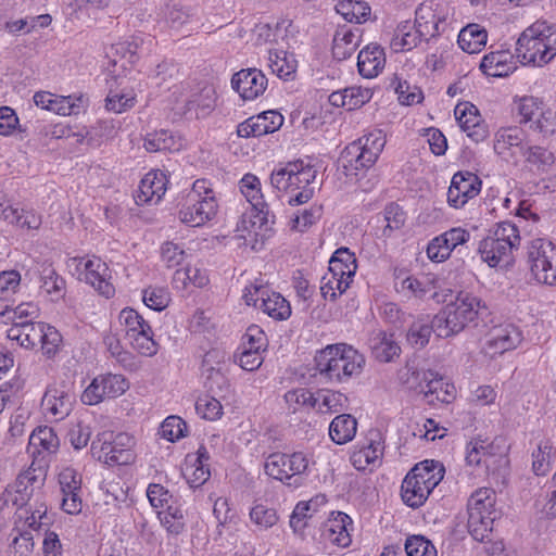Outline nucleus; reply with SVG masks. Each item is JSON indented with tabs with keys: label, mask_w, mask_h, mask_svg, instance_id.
Segmentation results:
<instances>
[{
	"label": "nucleus",
	"mask_w": 556,
	"mask_h": 556,
	"mask_svg": "<svg viewBox=\"0 0 556 556\" xmlns=\"http://www.w3.org/2000/svg\"><path fill=\"white\" fill-rule=\"evenodd\" d=\"M314 361L318 375L330 382L358 376L365 365V357L344 343L327 345L317 352Z\"/></svg>",
	"instance_id": "1"
},
{
	"label": "nucleus",
	"mask_w": 556,
	"mask_h": 556,
	"mask_svg": "<svg viewBox=\"0 0 556 556\" xmlns=\"http://www.w3.org/2000/svg\"><path fill=\"white\" fill-rule=\"evenodd\" d=\"M556 55V26L538 21L519 36L516 56L522 64L543 66Z\"/></svg>",
	"instance_id": "2"
},
{
	"label": "nucleus",
	"mask_w": 556,
	"mask_h": 556,
	"mask_svg": "<svg viewBox=\"0 0 556 556\" xmlns=\"http://www.w3.org/2000/svg\"><path fill=\"white\" fill-rule=\"evenodd\" d=\"M479 308L480 300L477 296L460 291L434 316L435 333L440 338H447L460 332L476 319Z\"/></svg>",
	"instance_id": "3"
},
{
	"label": "nucleus",
	"mask_w": 556,
	"mask_h": 556,
	"mask_svg": "<svg viewBox=\"0 0 556 556\" xmlns=\"http://www.w3.org/2000/svg\"><path fill=\"white\" fill-rule=\"evenodd\" d=\"M520 240L517 226L510 222H502L496 225L492 235L480 242L479 253L489 266L505 267L513 263V251L519 247Z\"/></svg>",
	"instance_id": "4"
},
{
	"label": "nucleus",
	"mask_w": 556,
	"mask_h": 556,
	"mask_svg": "<svg viewBox=\"0 0 556 556\" xmlns=\"http://www.w3.org/2000/svg\"><path fill=\"white\" fill-rule=\"evenodd\" d=\"M386 144V135L375 129L357 141L350 143L342 153V167L345 175H358V170L371 167Z\"/></svg>",
	"instance_id": "5"
},
{
	"label": "nucleus",
	"mask_w": 556,
	"mask_h": 556,
	"mask_svg": "<svg viewBox=\"0 0 556 556\" xmlns=\"http://www.w3.org/2000/svg\"><path fill=\"white\" fill-rule=\"evenodd\" d=\"M403 383L409 384L410 389H415L424 393L428 403L432 404L434 401L442 403H450L455 397V388L447 382L438 372L432 370H412L406 369L401 374Z\"/></svg>",
	"instance_id": "6"
},
{
	"label": "nucleus",
	"mask_w": 556,
	"mask_h": 556,
	"mask_svg": "<svg viewBox=\"0 0 556 556\" xmlns=\"http://www.w3.org/2000/svg\"><path fill=\"white\" fill-rule=\"evenodd\" d=\"M527 262L538 282L556 286V248L551 241L532 240L528 247Z\"/></svg>",
	"instance_id": "7"
},
{
	"label": "nucleus",
	"mask_w": 556,
	"mask_h": 556,
	"mask_svg": "<svg viewBox=\"0 0 556 556\" xmlns=\"http://www.w3.org/2000/svg\"><path fill=\"white\" fill-rule=\"evenodd\" d=\"M448 14V5L444 0H426L416 9L414 27L428 41L443 31L442 25Z\"/></svg>",
	"instance_id": "8"
},
{
	"label": "nucleus",
	"mask_w": 556,
	"mask_h": 556,
	"mask_svg": "<svg viewBox=\"0 0 556 556\" xmlns=\"http://www.w3.org/2000/svg\"><path fill=\"white\" fill-rule=\"evenodd\" d=\"M33 465L25 471L21 472L14 484L9 485L2 493L0 501L3 505L12 503L16 508H23L31 498L35 488L42 485L45 478L36 473Z\"/></svg>",
	"instance_id": "9"
},
{
	"label": "nucleus",
	"mask_w": 556,
	"mask_h": 556,
	"mask_svg": "<svg viewBox=\"0 0 556 556\" xmlns=\"http://www.w3.org/2000/svg\"><path fill=\"white\" fill-rule=\"evenodd\" d=\"M294 175H292V185H290V197L288 203L292 206L301 205L308 202L314 195V188L311 186L315 178L317 170L311 164H305L304 161L298 160L292 162Z\"/></svg>",
	"instance_id": "10"
},
{
	"label": "nucleus",
	"mask_w": 556,
	"mask_h": 556,
	"mask_svg": "<svg viewBox=\"0 0 556 556\" xmlns=\"http://www.w3.org/2000/svg\"><path fill=\"white\" fill-rule=\"evenodd\" d=\"M481 184L480 178L471 172L454 174L447 191L448 204L455 208L464 206L468 200L479 194Z\"/></svg>",
	"instance_id": "11"
},
{
	"label": "nucleus",
	"mask_w": 556,
	"mask_h": 556,
	"mask_svg": "<svg viewBox=\"0 0 556 556\" xmlns=\"http://www.w3.org/2000/svg\"><path fill=\"white\" fill-rule=\"evenodd\" d=\"M240 190L256 212L254 217L258 219L260 228L269 230L268 224H275V215L270 213L268 204L263 201L260 179L252 174L244 175L240 180Z\"/></svg>",
	"instance_id": "12"
},
{
	"label": "nucleus",
	"mask_w": 556,
	"mask_h": 556,
	"mask_svg": "<svg viewBox=\"0 0 556 556\" xmlns=\"http://www.w3.org/2000/svg\"><path fill=\"white\" fill-rule=\"evenodd\" d=\"M267 84L266 76L255 67L241 70L233 74L231 78L232 88L244 100H254L263 94Z\"/></svg>",
	"instance_id": "13"
},
{
	"label": "nucleus",
	"mask_w": 556,
	"mask_h": 556,
	"mask_svg": "<svg viewBox=\"0 0 556 556\" xmlns=\"http://www.w3.org/2000/svg\"><path fill=\"white\" fill-rule=\"evenodd\" d=\"M520 341L521 333L514 325L495 326L489 332L484 352L490 357H495L515 349Z\"/></svg>",
	"instance_id": "14"
},
{
	"label": "nucleus",
	"mask_w": 556,
	"mask_h": 556,
	"mask_svg": "<svg viewBox=\"0 0 556 556\" xmlns=\"http://www.w3.org/2000/svg\"><path fill=\"white\" fill-rule=\"evenodd\" d=\"M59 483L63 494L62 509L70 515L80 513L83 507L79 495L81 490L80 475L72 468H65L59 475Z\"/></svg>",
	"instance_id": "15"
},
{
	"label": "nucleus",
	"mask_w": 556,
	"mask_h": 556,
	"mask_svg": "<svg viewBox=\"0 0 556 556\" xmlns=\"http://www.w3.org/2000/svg\"><path fill=\"white\" fill-rule=\"evenodd\" d=\"M470 235L467 230L452 228L429 242L427 255L431 261L443 262L457 245L466 243Z\"/></svg>",
	"instance_id": "16"
},
{
	"label": "nucleus",
	"mask_w": 556,
	"mask_h": 556,
	"mask_svg": "<svg viewBox=\"0 0 556 556\" xmlns=\"http://www.w3.org/2000/svg\"><path fill=\"white\" fill-rule=\"evenodd\" d=\"M108 266L100 258L94 257L84 263V268L79 269V280L92 286L99 294L111 298L114 294V287L106 280Z\"/></svg>",
	"instance_id": "17"
},
{
	"label": "nucleus",
	"mask_w": 556,
	"mask_h": 556,
	"mask_svg": "<svg viewBox=\"0 0 556 556\" xmlns=\"http://www.w3.org/2000/svg\"><path fill=\"white\" fill-rule=\"evenodd\" d=\"M454 113L460 128L467 132L472 141L480 142L488 137V129L481 124L480 115L473 104L468 102L458 103Z\"/></svg>",
	"instance_id": "18"
},
{
	"label": "nucleus",
	"mask_w": 556,
	"mask_h": 556,
	"mask_svg": "<svg viewBox=\"0 0 556 556\" xmlns=\"http://www.w3.org/2000/svg\"><path fill=\"white\" fill-rule=\"evenodd\" d=\"M368 346L371 355L380 363L393 362L394 357H399L401 348L392 333L383 330H374L368 338Z\"/></svg>",
	"instance_id": "19"
},
{
	"label": "nucleus",
	"mask_w": 556,
	"mask_h": 556,
	"mask_svg": "<svg viewBox=\"0 0 556 556\" xmlns=\"http://www.w3.org/2000/svg\"><path fill=\"white\" fill-rule=\"evenodd\" d=\"M167 177L161 170L148 173L140 181L136 203H159L166 191Z\"/></svg>",
	"instance_id": "20"
},
{
	"label": "nucleus",
	"mask_w": 556,
	"mask_h": 556,
	"mask_svg": "<svg viewBox=\"0 0 556 556\" xmlns=\"http://www.w3.org/2000/svg\"><path fill=\"white\" fill-rule=\"evenodd\" d=\"M217 213V203L214 195H206L192 206L180 211V219L182 223L189 224L192 227H198L212 219Z\"/></svg>",
	"instance_id": "21"
},
{
	"label": "nucleus",
	"mask_w": 556,
	"mask_h": 556,
	"mask_svg": "<svg viewBox=\"0 0 556 556\" xmlns=\"http://www.w3.org/2000/svg\"><path fill=\"white\" fill-rule=\"evenodd\" d=\"M517 68L514 55L508 51H495L485 54L480 70L491 77H506Z\"/></svg>",
	"instance_id": "22"
},
{
	"label": "nucleus",
	"mask_w": 556,
	"mask_h": 556,
	"mask_svg": "<svg viewBox=\"0 0 556 556\" xmlns=\"http://www.w3.org/2000/svg\"><path fill=\"white\" fill-rule=\"evenodd\" d=\"M384 64L386 55L380 46L369 45L358 53V72L365 78L376 77L383 70Z\"/></svg>",
	"instance_id": "23"
},
{
	"label": "nucleus",
	"mask_w": 556,
	"mask_h": 556,
	"mask_svg": "<svg viewBox=\"0 0 556 556\" xmlns=\"http://www.w3.org/2000/svg\"><path fill=\"white\" fill-rule=\"evenodd\" d=\"M73 395L64 387H49L43 394L42 407L59 419L67 416L72 408Z\"/></svg>",
	"instance_id": "24"
},
{
	"label": "nucleus",
	"mask_w": 556,
	"mask_h": 556,
	"mask_svg": "<svg viewBox=\"0 0 556 556\" xmlns=\"http://www.w3.org/2000/svg\"><path fill=\"white\" fill-rule=\"evenodd\" d=\"M431 490L416 479V470H409L401 485L403 502L412 507L418 508L427 501Z\"/></svg>",
	"instance_id": "25"
},
{
	"label": "nucleus",
	"mask_w": 556,
	"mask_h": 556,
	"mask_svg": "<svg viewBox=\"0 0 556 556\" xmlns=\"http://www.w3.org/2000/svg\"><path fill=\"white\" fill-rule=\"evenodd\" d=\"M496 495L494 490L489 488H481L473 492L468 500V517H495L496 510L494 508Z\"/></svg>",
	"instance_id": "26"
},
{
	"label": "nucleus",
	"mask_w": 556,
	"mask_h": 556,
	"mask_svg": "<svg viewBox=\"0 0 556 556\" xmlns=\"http://www.w3.org/2000/svg\"><path fill=\"white\" fill-rule=\"evenodd\" d=\"M520 154L529 168L536 173H546L555 162L554 154L548 149L528 142L520 146Z\"/></svg>",
	"instance_id": "27"
},
{
	"label": "nucleus",
	"mask_w": 556,
	"mask_h": 556,
	"mask_svg": "<svg viewBox=\"0 0 556 556\" xmlns=\"http://www.w3.org/2000/svg\"><path fill=\"white\" fill-rule=\"evenodd\" d=\"M255 293H261L260 308L269 317L276 320H285L290 317V303L280 293L267 294L263 288H255Z\"/></svg>",
	"instance_id": "28"
},
{
	"label": "nucleus",
	"mask_w": 556,
	"mask_h": 556,
	"mask_svg": "<svg viewBox=\"0 0 556 556\" xmlns=\"http://www.w3.org/2000/svg\"><path fill=\"white\" fill-rule=\"evenodd\" d=\"M358 47V37L353 29L339 26L333 36L332 55L339 61L350 58Z\"/></svg>",
	"instance_id": "29"
},
{
	"label": "nucleus",
	"mask_w": 556,
	"mask_h": 556,
	"mask_svg": "<svg viewBox=\"0 0 556 556\" xmlns=\"http://www.w3.org/2000/svg\"><path fill=\"white\" fill-rule=\"evenodd\" d=\"M488 33L479 24H469L458 34V46L467 53H478L486 45Z\"/></svg>",
	"instance_id": "30"
},
{
	"label": "nucleus",
	"mask_w": 556,
	"mask_h": 556,
	"mask_svg": "<svg viewBox=\"0 0 556 556\" xmlns=\"http://www.w3.org/2000/svg\"><path fill=\"white\" fill-rule=\"evenodd\" d=\"M36 274L41 282L40 288L47 294H50L55 300L63 296L65 280L56 274L51 263L43 262L39 264Z\"/></svg>",
	"instance_id": "31"
},
{
	"label": "nucleus",
	"mask_w": 556,
	"mask_h": 556,
	"mask_svg": "<svg viewBox=\"0 0 556 556\" xmlns=\"http://www.w3.org/2000/svg\"><path fill=\"white\" fill-rule=\"evenodd\" d=\"M356 429V419L350 414H342L331 421L329 435L334 443L344 444L354 438Z\"/></svg>",
	"instance_id": "32"
},
{
	"label": "nucleus",
	"mask_w": 556,
	"mask_h": 556,
	"mask_svg": "<svg viewBox=\"0 0 556 556\" xmlns=\"http://www.w3.org/2000/svg\"><path fill=\"white\" fill-rule=\"evenodd\" d=\"M59 444V438L51 427H38L29 437L28 450L31 451L33 455H35L36 452H38V454L41 453V451L37 450L38 447H41L45 452L54 453Z\"/></svg>",
	"instance_id": "33"
},
{
	"label": "nucleus",
	"mask_w": 556,
	"mask_h": 556,
	"mask_svg": "<svg viewBox=\"0 0 556 556\" xmlns=\"http://www.w3.org/2000/svg\"><path fill=\"white\" fill-rule=\"evenodd\" d=\"M410 470H416V479L432 491L444 477V467L439 462L427 459L415 465Z\"/></svg>",
	"instance_id": "34"
},
{
	"label": "nucleus",
	"mask_w": 556,
	"mask_h": 556,
	"mask_svg": "<svg viewBox=\"0 0 556 556\" xmlns=\"http://www.w3.org/2000/svg\"><path fill=\"white\" fill-rule=\"evenodd\" d=\"M334 9L350 23L366 22L370 15V7L362 0H340Z\"/></svg>",
	"instance_id": "35"
},
{
	"label": "nucleus",
	"mask_w": 556,
	"mask_h": 556,
	"mask_svg": "<svg viewBox=\"0 0 556 556\" xmlns=\"http://www.w3.org/2000/svg\"><path fill=\"white\" fill-rule=\"evenodd\" d=\"M425 38L417 31V27L410 26L409 22L400 24L391 40V47L395 52L412 50Z\"/></svg>",
	"instance_id": "36"
},
{
	"label": "nucleus",
	"mask_w": 556,
	"mask_h": 556,
	"mask_svg": "<svg viewBox=\"0 0 556 556\" xmlns=\"http://www.w3.org/2000/svg\"><path fill=\"white\" fill-rule=\"evenodd\" d=\"M356 258L348 248L338 249L329 261V270L333 273L355 275Z\"/></svg>",
	"instance_id": "37"
},
{
	"label": "nucleus",
	"mask_w": 556,
	"mask_h": 556,
	"mask_svg": "<svg viewBox=\"0 0 556 556\" xmlns=\"http://www.w3.org/2000/svg\"><path fill=\"white\" fill-rule=\"evenodd\" d=\"M391 86L399 96V101L402 104L412 105L420 103L424 99L421 89L416 85H410L406 80H402L397 76L391 81Z\"/></svg>",
	"instance_id": "38"
},
{
	"label": "nucleus",
	"mask_w": 556,
	"mask_h": 556,
	"mask_svg": "<svg viewBox=\"0 0 556 556\" xmlns=\"http://www.w3.org/2000/svg\"><path fill=\"white\" fill-rule=\"evenodd\" d=\"M394 287L397 292L403 293L407 298H422L430 290L427 282L421 281L414 276L401 278L400 275H396Z\"/></svg>",
	"instance_id": "39"
},
{
	"label": "nucleus",
	"mask_w": 556,
	"mask_h": 556,
	"mask_svg": "<svg viewBox=\"0 0 556 556\" xmlns=\"http://www.w3.org/2000/svg\"><path fill=\"white\" fill-rule=\"evenodd\" d=\"M128 340L141 355L153 356L157 353V344L153 340V331L150 326H147L144 331L129 332Z\"/></svg>",
	"instance_id": "40"
},
{
	"label": "nucleus",
	"mask_w": 556,
	"mask_h": 556,
	"mask_svg": "<svg viewBox=\"0 0 556 556\" xmlns=\"http://www.w3.org/2000/svg\"><path fill=\"white\" fill-rule=\"evenodd\" d=\"M435 328L434 318L431 324L424 323L421 320L415 321L410 325L407 331V341L414 348L422 349L428 344L431 333L433 331L435 332Z\"/></svg>",
	"instance_id": "41"
},
{
	"label": "nucleus",
	"mask_w": 556,
	"mask_h": 556,
	"mask_svg": "<svg viewBox=\"0 0 556 556\" xmlns=\"http://www.w3.org/2000/svg\"><path fill=\"white\" fill-rule=\"evenodd\" d=\"M102 383V394L105 397H116L129 389V382L123 375L106 374L97 377Z\"/></svg>",
	"instance_id": "42"
},
{
	"label": "nucleus",
	"mask_w": 556,
	"mask_h": 556,
	"mask_svg": "<svg viewBox=\"0 0 556 556\" xmlns=\"http://www.w3.org/2000/svg\"><path fill=\"white\" fill-rule=\"evenodd\" d=\"M287 454L285 453L270 454L266 458L264 465L266 475L281 482H286L288 485H291L292 483L289 482L290 473L288 470H285V465L287 464Z\"/></svg>",
	"instance_id": "43"
},
{
	"label": "nucleus",
	"mask_w": 556,
	"mask_h": 556,
	"mask_svg": "<svg viewBox=\"0 0 556 556\" xmlns=\"http://www.w3.org/2000/svg\"><path fill=\"white\" fill-rule=\"evenodd\" d=\"M483 465L486 470H494L495 468L507 467L509 459L504 450L496 442L486 443L483 440Z\"/></svg>",
	"instance_id": "44"
},
{
	"label": "nucleus",
	"mask_w": 556,
	"mask_h": 556,
	"mask_svg": "<svg viewBox=\"0 0 556 556\" xmlns=\"http://www.w3.org/2000/svg\"><path fill=\"white\" fill-rule=\"evenodd\" d=\"M525 144L526 143L520 138V131L517 128H509L497 134L494 142V151L496 154L505 157L507 151L513 148L520 150V146Z\"/></svg>",
	"instance_id": "45"
},
{
	"label": "nucleus",
	"mask_w": 556,
	"mask_h": 556,
	"mask_svg": "<svg viewBox=\"0 0 556 556\" xmlns=\"http://www.w3.org/2000/svg\"><path fill=\"white\" fill-rule=\"evenodd\" d=\"M143 146L149 152L178 150L175 138L165 129L148 134Z\"/></svg>",
	"instance_id": "46"
},
{
	"label": "nucleus",
	"mask_w": 556,
	"mask_h": 556,
	"mask_svg": "<svg viewBox=\"0 0 556 556\" xmlns=\"http://www.w3.org/2000/svg\"><path fill=\"white\" fill-rule=\"evenodd\" d=\"M252 122L255 127H260L261 130H257L258 136H264L267 134L275 132L278 130L283 124V116L277 111H265L258 115L251 116Z\"/></svg>",
	"instance_id": "47"
},
{
	"label": "nucleus",
	"mask_w": 556,
	"mask_h": 556,
	"mask_svg": "<svg viewBox=\"0 0 556 556\" xmlns=\"http://www.w3.org/2000/svg\"><path fill=\"white\" fill-rule=\"evenodd\" d=\"M384 220L387 223L382 230L384 237H391L394 230L401 229L406 220L405 212L396 203H389L383 211Z\"/></svg>",
	"instance_id": "48"
},
{
	"label": "nucleus",
	"mask_w": 556,
	"mask_h": 556,
	"mask_svg": "<svg viewBox=\"0 0 556 556\" xmlns=\"http://www.w3.org/2000/svg\"><path fill=\"white\" fill-rule=\"evenodd\" d=\"M495 519V517H477V514L468 517V531L476 541L483 542L492 532Z\"/></svg>",
	"instance_id": "49"
},
{
	"label": "nucleus",
	"mask_w": 556,
	"mask_h": 556,
	"mask_svg": "<svg viewBox=\"0 0 556 556\" xmlns=\"http://www.w3.org/2000/svg\"><path fill=\"white\" fill-rule=\"evenodd\" d=\"M407 556H437L434 545L422 535H413L405 542Z\"/></svg>",
	"instance_id": "50"
},
{
	"label": "nucleus",
	"mask_w": 556,
	"mask_h": 556,
	"mask_svg": "<svg viewBox=\"0 0 556 556\" xmlns=\"http://www.w3.org/2000/svg\"><path fill=\"white\" fill-rule=\"evenodd\" d=\"M112 448H115L112 443V432H103L98 434L97 439L91 443V455L106 465L111 462Z\"/></svg>",
	"instance_id": "51"
},
{
	"label": "nucleus",
	"mask_w": 556,
	"mask_h": 556,
	"mask_svg": "<svg viewBox=\"0 0 556 556\" xmlns=\"http://www.w3.org/2000/svg\"><path fill=\"white\" fill-rule=\"evenodd\" d=\"M250 518L262 529L274 527L279 519L274 508H269L263 504H256L252 507Z\"/></svg>",
	"instance_id": "52"
},
{
	"label": "nucleus",
	"mask_w": 556,
	"mask_h": 556,
	"mask_svg": "<svg viewBox=\"0 0 556 556\" xmlns=\"http://www.w3.org/2000/svg\"><path fill=\"white\" fill-rule=\"evenodd\" d=\"M552 445L549 441H542L538 445V450L532 453V469L536 476H545L549 471V454Z\"/></svg>",
	"instance_id": "53"
},
{
	"label": "nucleus",
	"mask_w": 556,
	"mask_h": 556,
	"mask_svg": "<svg viewBox=\"0 0 556 556\" xmlns=\"http://www.w3.org/2000/svg\"><path fill=\"white\" fill-rule=\"evenodd\" d=\"M195 410L204 419L216 420L223 414V406L215 397L205 395L198 399Z\"/></svg>",
	"instance_id": "54"
},
{
	"label": "nucleus",
	"mask_w": 556,
	"mask_h": 556,
	"mask_svg": "<svg viewBox=\"0 0 556 556\" xmlns=\"http://www.w3.org/2000/svg\"><path fill=\"white\" fill-rule=\"evenodd\" d=\"M285 400L293 412H296L302 406L314 407L317 402L313 393L304 388L288 391L285 394Z\"/></svg>",
	"instance_id": "55"
},
{
	"label": "nucleus",
	"mask_w": 556,
	"mask_h": 556,
	"mask_svg": "<svg viewBox=\"0 0 556 556\" xmlns=\"http://www.w3.org/2000/svg\"><path fill=\"white\" fill-rule=\"evenodd\" d=\"M186 430L187 425L185 420L178 416H169L161 425L163 438L170 442H175L176 440L184 438Z\"/></svg>",
	"instance_id": "56"
},
{
	"label": "nucleus",
	"mask_w": 556,
	"mask_h": 556,
	"mask_svg": "<svg viewBox=\"0 0 556 556\" xmlns=\"http://www.w3.org/2000/svg\"><path fill=\"white\" fill-rule=\"evenodd\" d=\"M61 342V333L54 327L46 325L42 331V340L39 341L42 353L49 358L53 357L58 353Z\"/></svg>",
	"instance_id": "57"
},
{
	"label": "nucleus",
	"mask_w": 556,
	"mask_h": 556,
	"mask_svg": "<svg viewBox=\"0 0 556 556\" xmlns=\"http://www.w3.org/2000/svg\"><path fill=\"white\" fill-rule=\"evenodd\" d=\"M349 288V281H343L328 273L321 279L320 292L327 300L334 301L338 294H342Z\"/></svg>",
	"instance_id": "58"
},
{
	"label": "nucleus",
	"mask_w": 556,
	"mask_h": 556,
	"mask_svg": "<svg viewBox=\"0 0 556 556\" xmlns=\"http://www.w3.org/2000/svg\"><path fill=\"white\" fill-rule=\"evenodd\" d=\"M269 67L271 72L279 78L288 79L292 74L295 73L296 64L294 60H288L285 55L279 56L277 52L269 53Z\"/></svg>",
	"instance_id": "59"
},
{
	"label": "nucleus",
	"mask_w": 556,
	"mask_h": 556,
	"mask_svg": "<svg viewBox=\"0 0 556 556\" xmlns=\"http://www.w3.org/2000/svg\"><path fill=\"white\" fill-rule=\"evenodd\" d=\"M118 318L119 321L127 327V338H129V332L144 331L147 326H150L149 323L138 314V312L129 307L122 309Z\"/></svg>",
	"instance_id": "60"
},
{
	"label": "nucleus",
	"mask_w": 556,
	"mask_h": 556,
	"mask_svg": "<svg viewBox=\"0 0 556 556\" xmlns=\"http://www.w3.org/2000/svg\"><path fill=\"white\" fill-rule=\"evenodd\" d=\"M169 294L165 289H147L143 292L144 304L154 311L161 312L167 307L169 303Z\"/></svg>",
	"instance_id": "61"
},
{
	"label": "nucleus",
	"mask_w": 556,
	"mask_h": 556,
	"mask_svg": "<svg viewBox=\"0 0 556 556\" xmlns=\"http://www.w3.org/2000/svg\"><path fill=\"white\" fill-rule=\"evenodd\" d=\"M292 175L294 169L292 168V162L288 163L287 166L279 169H275L270 175V184L278 191H285L290 193V185H292Z\"/></svg>",
	"instance_id": "62"
},
{
	"label": "nucleus",
	"mask_w": 556,
	"mask_h": 556,
	"mask_svg": "<svg viewBox=\"0 0 556 556\" xmlns=\"http://www.w3.org/2000/svg\"><path fill=\"white\" fill-rule=\"evenodd\" d=\"M185 255V251L174 242L167 241L162 244L161 257L168 268L180 265Z\"/></svg>",
	"instance_id": "63"
},
{
	"label": "nucleus",
	"mask_w": 556,
	"mask_h": 556,
	"mask_svg": "<svg viewBox=\"0 0 556 556\" xmlns=\"http://www.w3.org/2000/svg\"><path fill=\"white\" fill-rule=\"evenodd\" d=\"M266 337L264 331L256 325H251L243 337L242 349L261 353L265 346Z\"/></svg>",
	"instance_id": "64"
}]
</instances>
